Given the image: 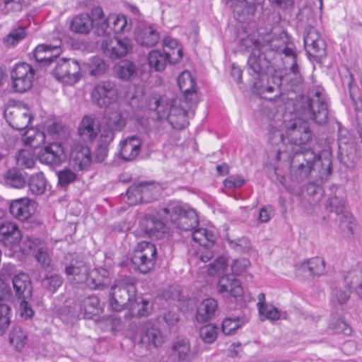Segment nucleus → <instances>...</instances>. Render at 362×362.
<instances>
[{
  "label": "nucleus",
  "mask_w": 362,
  "mask_h": 362,
  "mask_svg": "<svg viewBox=\"0 0 362 362\" xmlns=\"http://www.w3.org/2000/svg\"><path fill=\"white\" fill-rule=\"evenodd\" d=\"M296 117L274 121L271 124L269 139L274 145L281 144L276 151V160H280L282 154L287 153L284 144L290 143L298 146L306 144L311 138V131L308 124V120H313L319 124H324L328 120V106L325 90L321 87H313L308 91L307 96H302L295 104Z\"/></svg>",
  "instance_id": "nucleus-1"
},
{
  "label": "nucleus",
  "mask_w": 362,
  "mask_h": 362,
  "mask_svg": "<svg viewBox=\"0 0 362 362\" xmlns=\"http://www.w3.org/2000/svg\"><path fill=\"white\" fill-rule=\"evenodd\" d=\"M292 151L294 153L291 160L290 178L293 182L300 183L305 181L320 164L322 167L318 170L320 178L324 179L331 174L329 158L325 159V163H322L320 156L310 148L299 147L292 148Z\"/></svg>",
  "instance_id": "nucleus-2"
},
{
  "label": "nucleus",
  "mask_w": 362,
  "mask_h": 362,
  "mask_svg": "<svg viewBox=\"0 0 362 362\" xmlns=\"http://www.w3.org/2000/svg\"><path fill=\"white\" fill-rule=\"evenodd\" d=\"M243 45L247 47H253L252 54L248 58L247 66L249 74L254 80L267 78V71L270 62L261 49L260 42L247 37L242 40Z\"/></svg>",
  "instance_id": "nucleus-3"
},
{
  "label": "nucleus",
  "mask_w": 362,
  "mask_h": 362,
  "mask_svg": "<svg viewBox=\"0 0 362 362\" xmlns=\"http://www.w3.org/2000/svg\"><path fill=\"white\" fill-rule=\"evenodd\" d=\"M163 211L169 216L173 227L191 231L198 226V217L193 209H185L175 202H170L163 208Z\"/></svg>",
  "instance_id": "nucleus-4"
},
{
  "label": "nucleus",
  "mask_w": 362,
  "mask_h": 362,
  "mask_svg": "<svg viewBox=\"0 0 362 362\" xmlns=\"http://www.w3.org/2000/svg\"><path fill=\"white\" fill-rule=\"evenodd\" d=\"M167 218L169 216L163 211V209L156 213L147 214L139 221L140 229L149 238L162 239L168 231Z\"/></svg>",
  "instance_id": "nucleus-5"
},
{
  "label": "nucleus",
  "mask_w": 362,
  "mask_h": 362,
  "mask_svg": "<svg viewBox=\"0 0 362 362\" xmlns=\"http://www.w3.org/2000/svg\"><path fill=\"white\" fill-rule=\"evenodd\" d=\"M156 257V245L151 242L141 241L134 249L132 261L141 273L146 274L154 267Z\"/></svg>",
  "instance_id": "nucleus-6"
},
{
  "label": "nucleus",
  "mask_w": 362,
  "mask_h": 362,
  "mask_svg": "<svg viewBox=\"0 0 362 362\" xmlns=\"http://www.w3.org/2000/svg\"><path fill=\"white\" fill-rule=\"evenodd\" d=\"M64 272L69 281L76 284L83 283L89 271V266L83 257L78 253H68L64 258Z\"/></svg>",
  "instance_id": "nucleus-7"
},
{
  "label": "nucleus",
  "mask_w": 362,
  "mask_h": 362,
  "mask_svg": "<svg viewBox=\"0 0 362 362\" xmlns=\"http://www.w3.org/2000/svg\"><path fill=\"white\" fill-rule=\"evenodd\" d=\"M34 69L27 63L16 64L11 71L13 89L18 93H25L30 90L33 83Z\"/></svg>",
  "instance_id": "nucleus-8"
},
{
  "label": "nucleus",
  "mask_w": 362,
  "mask_h": 362,
  "mask_svg": "<svg viewBox=\"0 0 362 362\" xmlns=\"http://www.w3.org/2000/svg\"><path fill=\"white\" fill-rule=\"evenodd\" d=\"M52 70L53 76L58 81L68 84L76 83L81 78V67L78 63L71 59H57Z\"/></svg>",
  "instance_id": "nucleus-9"
},
{
  "label": "nucleus",
  "mask_w": 362,
  "mask_h": 362,
  "mask_svg": "<svg viewBox=\"0 0 362 362\" xmlns=\"http://www.w3.org/2000/svg\"><path fill=\"white\" fill-rule=\"evenodd\" d=\"M110 303L112 310L119 311L129 306L136 296V288L133 283L124 286H112Z\"/></svg>",
  "instance_id": "nucleus-10"
},
{
  "label": "nucleus",
  "mask_w": 362,
  "mask_h": 362,
  "mask_svg": "<svg viewBox=\"0 0 362 362\" xmlns=\"http://www.w3.org/2000/svg\"><path fill=\"white\" fill-rule=\"evenodd\" d=\"M101 49L111 59L121 58L132 49L131 40L127 37H105L102 40Z\"/></svg>",
  "instance_id": "nucleus-11"
},
{
  "label": "nucleus",
  "mask_w": 362,
  "mask_h": 362,
  "mask_svg": "<svg viewBox=\"0 0 362 362\" xmlns=\"http://www.w3.org/2000/svg\"><path fill=\"white\" fill-rule=\"evenodd\" d=\"M136 341L141 347L146 349L158 347L165 339L160 331L151 322L144 323L136 335Z\"/></svg>",
  "instance_id": "nucleus-12"
},
{
  "label": "nucleus",
  "mask_w": 362,
  "mask_h": 362,
  "mask_svg": "<svg viewBox=\"0 0 362 362\" xmlns=\"http://www.w3.org/2000/svg\"><path fill=\"white\" fill-rule=\"evenodd\" d=\"M4 117L9 125L16 130L25 129L33 119L30 110L25 105L8 107Z\"/></svg>",
  "instance_id": "nucleus-13"
},
{
  "label": "nucleus",
  "mask_w": 362,
  "mask_h": 362,
  "mask_svg": "<svg viewBox=\"0 0 362 362\" xmlns=\"http://www.w3.org/2000/svg\"><path fill=\"white\" fill-rule=\"evenodd\" d=\"M117 96L115 85L110 81L97 83L91 93L93 102L100 107H105L110 105L117 99Z\"/></svg>",
  "instance_id": "nucleus-14"
},
{
  "label": "nucleus",
  "mask_w": 362,
  "mask_h": 362,
  "mask_svg": "<svg viewBox=\"0 0 362 362\" xmlns=\"http://www.w3.org/2000/svg\"><path fill=\"white\" fill-rule=\"evenodd\" d=\"M327 207L339 216L338 220L340 222L341 228L344 231L347 230L350 234H353L355 226L354 218L349 212L344 211V201L343 198L336 195L330 197Z\"/></svg>",
  "instance_id": "nucleus-15"
},
{
  "label": "nucleus",
  "mask_w": 362,
  "mask_h": 362,
  "mask_svg": "<svg viewBox=\"0 0 362 362\" xmlns=\"http://www.w3.org/2000/svg\"><path fill=\"white\" fill-rule=\"evenodd\" d=\"M303 40L305 49L310 54L316 57L325 55V42L314 27L308 26L305 28Z\"/></svg>",
  "instance_id": "nucleus-16"
},
{
  "label": "nucleus",
  "mask_w": 362,
  "mask_h": 362,
  "mask_svg": "<svg viewBox=\"0 0 362 362\" xmlns=\"http://www.w3.org/2000/svg\"><path fill=\"white\" fill-rule=\"evenodd\" d=\"M279 78L275 76L269 77L262 80V78H257L254 80L253 87L257 95L260 98L268 100H273L278 98L280 95V90L277 83L274 80Z\"/></svg>",
  "instance_id": "nucleus-17"
},
{
  "label": "nucleus",
  "mask_w": 362,
  "mask_h": 362,
  "mask_svg": "<svg viewBox=\"0 0 362 362\" xmlns=\"http://www.w3.org/2000/svg\"><path fill=\"white\" fill-rule=\"evenodd\" d=\"M295 267L299 274H306L308 273V276L312 278L320 277L327 273L326 262L323 258L320 257L310 258L307 261L297 264Z\"/></svg>",
  "instance_id": "nucleus-18"
},
{
  "label": "nucleus",
  "mask_w": 362,
  "mask_h": 362,
  "mask_svg": "<svg viewBox=\"0 0 362 362\" xmlns=\"http://www.w3.org/2000/svg\"><path fill=\"white\" fill-rule=\"evenodd\" d=\"M60 53V43L55 45L42 44L36 47L33 57L39 64L49 66L56 62Z\"/></svg>",
  "instance_id": "nucleus-19"
},
{
  "label": "nucleus",
  "mask_w": 362,
  "mask_h": 362,
  "mask_svg": "<svg viewBox=\"0 0 362 362\" xmlns=\"http://www.w3.org/2000/svg\"><path fill=\"white\" fill-rule=\"evenodd\" d=\"M100 123L93 115H86L79 124L78 132L81 139L84 141H93L98 136Z\"/></svg>",
  "instance_id": "nucleus-20"
},
{
  "label": "nucleus",
  "mask_w": 362,
  "mask_h": 362,
  "mask_svg": "<svg viewBox=\"0 0 362 362\" xmlns=\"http://www.w3.org/2000/svg\"><path fill=\"white\" fill-rule=\"evenodd\" d=\"M9 211L15 218L25 221L34 214L35 202L27 198L17 199L11 202Z\"/></svg>",
  "instance_id": "nucleus-21"
},
{
  "label": "nucleus",
  "mask_w": 362,
  "mask_h": 362,
  "mask_svg": "<svg viewBox=\"0 0 362 362\" xmlns=\"http://www.w3.org/2000/svg\"><path fill=\"white\" fill-rule=\"evenodd\" d=\"M83 283L92 289L103 290L111 284V277L106 269L100 267L88 271Z\"/></svg>",
  "instance_id": "nucleus-22"
},
{
  "label": "nucleus",
  "mask_w": 362,
  "mask_h": 362,
  "mask_svg": "<svg viewBox=\"0 0 362 362\" xmlns=\"http://www.w3.org/2000/svg\"><path fill=\"white\" fill-rule=\"evenodd\" d=\"M64 158V150L62 146L57 143L45 146L39 155L40 160L47 165H59Z\"/></svg>",
  "instance_id": "nucleus-23"
},
{
  "label": "nucleus",
  "mask_w": 362,
  "mask_h": 362,
  "mask_svg": "<svg viewBox=\"0 0 362 362\" xmlns=\"http://www.w3.org/2000/svg\"><path fill=\"white\" fill-rule=\"evenodd\" d=\"M264 0H238L235 6V12L238 15L240 21L250 20L255 14L257 7L261 6Z\"/></svg>",
  "instance_id": "nucleus-24"
},
{
  "label": "nucleus",
  "mask_w": 362,
  "mask_h": 362,
  "mask_svg": "<svg viewBox=\"0 0 362 362\" xmlns=\"http://www.w3.org/2000/svg\"><path fill=\"white\" fill-rule=\"evenodd\" d=\"M217 288L219 293H227L235 298L241 296L243 293L240 281L229 275L220 277Z\"/></svg>",
  "instance_id": "nucleus-25"
},
{
  "label": "nucleus",
  "mask_w": 362,
  "mask_h": 362,
  "mask_svg": "<svg viewBox=\"0 0 362 362\" xmlns=\"http://www.w3.org/2000/svg\"><path fill=\"white\" fill-rule=\"evenodd\" d=\"M141 145V142L137 136H133L127 138L121 143V158L126 161L135 159L140 152Z\"/></svg>",
  "instance_id": "nucleus-26"
},
{
  "label": "nucleus",
  "mask_w": 362,
  "mask_h": 362,
  "mask_svg": "<svg viewBox=\"0 0 362 362\" xmlns=\"http://www.w3.org/2000/svg\"><path fill=\"white\" fill-rule=\"evenodd\" d=\"M171 356L175 362H190L192 353L189 341L186 338L177 339L172 346Z\"/></svg>",
  "instance_id": "nucleus-27"
},
{
  "label": "nucleus",
  "mask_w": 362,
  "mask_h": 362,
  "mask_svg": "<svg viewBox=\"0 0 362 362\" xmlns=\"http://www.w3.org/2000/svg\"><path fill=\"white\" fill-rule=\"evenodd\" d=\"M177 83L180 90L183 93L186 101H192L196 96L195 81L190 72L182 71L177 78Z\"/></svg>",
  "instance_id": "nucleus-28"
},
{
  "label": "nucleus",
  "mask_w": 362,
  "mask_h": 362,
  "mask_svg": "<svg viewBox=\"0 0 362 362\" xmlns=\"http://www.w3.org/2000/svg\"><path fill=\"white\" fill-rule=\"evenodd\" d=\"M70 156L74 164L80 170H84L88 168L92 160L90 148L83 145H78L74 147L71 152Z\"/></svg>",
  "instance_id": "nucleus-29"
},
{
  "label": "nucleus",
  "mask_w": 362,
  "mask_h": 362,
  "mask_svg": "<svg viewBox=\"0 0 362 362\" xmlns=\"http://www.w3.org/2000/svg\"><path fill=\"white\" fill-rule=\"evenodd\" d=\"M93 27V19L88 13L75 16L71 22L70 28L76 33L87 34Z\"/></svg>",
  "instance_id": "nucleus-30"
},
{
  "label": "nucleus",
  "mask_w": 362,
  "mask_h": 362,
  "mask_svg": "<svg viewBox=\"0 0 362 362\" xmlns=\"http://www.w3.org/2000/svg\"><path fill=\"white\" fill-rule=\"evenodd\" d=\"M0 235L12 245L20 243L22 235L18 226L13 222H4L0 226Z\"/></svg>",
  "instance_id": "nucleus-31"
},
{
  "label": "nucleus",
  "mask_w": 362,
  "mask_h": 362,
  "mask_svg": "<svg viewBox=\"0 0 362 362\" xmlns=\"http://www.w3.org/2000/svg\"><path fill=\"white\" fill-rule=\"evenodd\" d=\"M217 306L216 301L213 298L204 300L197 308V321L204 322L209 320L214 316Z\"/></svg>",
  "instance_id": "nucleus-32"
},
{
  "label": "nucleus",
  "mask_w": 362,
  "mask_h": 362,
  "mask_svg": "<svg viewBox=\"0 0 362 362\" xmlns=\"http://www.w3.org/2000/svg\"><path fill=\"white\" fill-rule=\"evenodd\" d=\"M192 238L195 243L206 247L213 245L216 240L214 232L205 228H195L192 230Z\"/></svg>",
  "instance_id": "nucleus-33"
},
{
  "label": "nucleus",
  "mask_w": 362,
  "mask_h": 362,
  "mask_svg": "<svg viewBox=\"0 0 362 362\" xmlns=\"http://www.w3.org/2000/svg\"><path fill=\"white\" fill-rule=\"evenodd\" d=\"M159 34L152 27L141 29L136 35V42L142 46H155L159 41Z\"/></svg>",
  "instance_id": "nucleus-34"
},
{
  "label": "nucleus",
  "mask_w": 362,
  "mask_h": 362,
  "mask_svg": "<svg viewBox=\"0 0 362 362\" xmlns=\"http://www.w3.org/2000/svg\"><path fill=\"white\" fill-rule=\"evenodd\" d=\"M168 120L176 129H183L188 124L186 110L175 105H170Z\"/></svg>",
  "instance_id": "nucleus-35"
},
{
  "label": "nucleus",
  "mask_w": 362,
  "mask_h": 362,
  "mask_svg": "<svg viewBox=\"0 0 362 362\" xmlns=\"http://www.w3.org/2000/svg\"><path fill=\"white\" fill-rule=\"evenodd\" d=\"M163 52L168 54L169 64H177L180 62L182 58V49L177 42L171 38H165L163 42Z\"/></svg>",
  "instance_id": "nucleus-36"
},
{
  "label": "nucleus",
  "mask_w": 362,
  "mask_h": 362,
  "mask_svg": "<svg viewBox=\"0 0 362 362\" xmlns=\"http://www.w3.org/2000/svg\"><path fill=\"white\" fill-rule=\"evenodd\" d=\"M168 54L167 53H164L163 50L154 49L151 51L148 56L149 66L156 71H163L169 64Z\"/></svg>",
  "instance_id": "nucleus-37"
},
{
  "label": "nucleus",
  "mask_w": 362,
  "mask_h": 362,
  "mask_svg": "<svg viewBox=\"0 0 362 362\" xmlns=\"http://www.w3.org/2000/svg\"><path fill=\"white\" fill-rule=\"evenodd\" d=\"M148 302L141 297H135L128 306L129 312L125 314L126 318L146 316L148 313Z\"/></svg>",
  "instance_id": "nucleus-38"
},
{
  "label": "nucleus",
  "mask_w": 362,
  "mask_h": 362,
  "mask_svg": "<svg viewBox=\"0 0 362 362\" xmlns=\"http://www.w3.org/2000/svg\"><path fill=\"white\" fill-rule=\"evenodd\" d=\"M14 291L19 298H25V295H30V281L29 276L21 273L16 275L13 279Z\"/></svg>",
  "instance_id": "nucleus-39"
},
{
  "label": "nucleus",
  "mask_w": 362,
  "mask_h": 362,
  "mask_svg": "<svg viewBox=\"0 0 362 362\" xmlns=\"http://www.w3.org/2000/svg\"><path fill=\"white\" fill-rule=\"evenodd\" d=\"M5 183L11 187L20 189L25 186V179L17 168L8 170L4 175Z\"/></svg>",
  "instance_id": "nucleus-40"
},
{
  "label": "nucleus",
  "mask_w": 362,
  "mask_h": 362,
  "mask_svg": "<svg viewBox=\"0 0 362 362\" xmlns=\"http://www.w3.org/2000/svg\"><path fill=\"white\" fill-rule=\"evenodd\" d=\"M82 308L87 317L100 314L103 311V306L96 296H89L82 302Z\"/></svg>",
  "instance_id": "nucleus-41"
},
{
  "label": "nucleus",
  "mask_w": 362,
  "mask_h": 362,
  "mask_svg": "<svg viewBox=\"0 0 362 362\" xmlns=\"http://www.w3.org/2000/svg\"><path fill=\"white\" fill-rule=\"evenodd\" d=\"M47 181L42 172L32 175L28 180L29 189L35 195L42 194L46 189Z\"/></svg>",
  "instance_id": "nucleus-42"
},
{
  "label": "nucleus",
  "mask_w": 362,
  "mask_h": 362,
  "mask_svg": "<svg viewBox=\"0 0 362 362\" xmlns=\"http://www.w3.org/2000/svg\"><path fill=\"white\" fill-rule=\"evenodd\" d=\"M23 141L26 145L37 148L45 142V135L43 132L36 129H29L23 135Z\"/></svg>",
  "instance_id": "nucleus-43"
},
{
  "label": "nucleus",
  "mask_w": 362,
  "mask_h": 362,
  "mask_svg": "<svg viewBox=\"0 0 362 362\" xmlns=\"http://www.w3.org/2000/svg\"><path fill=\"white\" fill-rule=\"evenodd\" d=\"M172 102H168L164 98H153L149 104V108L156 111L158 119L168 118L170 114V105H173Z\"/></svg>",
  "instance_id": "nucleus-44"
},
{
  "label": "nucleus",
  "mask_w": 362,
  "mask_h": 362,
  "mask_svg": "<svg viewBox=\"0 0 362 362\" xmlns=\"http://www.w3.org/2000/svg\"><path fill=\"white\" fill-rule=\"evenodd\" d=\"M344 281L349 289L356 291V288L362 286V272L354 269L346 272L344 276Z\"/></svg>",
  "instance_id": "nucleus-45"
},
{
  "label": "nucleus",
  "mask_w": 362,
  "mask_h": 362,
  "mask_svg": "<svg viewBox=\"0 0 362 362\" xmlns=\"http://www.w3.org/2000/svg\"><path fill=\"white\" fill-rule=\"evenodd\" d=\"M27 341L26 333L20 327H15L9 334V342L17 350H21Z\"/></svg>",
  "instance_id": "nucleus-46"
},
{
  "label": "nucleus",
  "mask_w": 362,
  "mask_h": 362,
  "mask_svg": "<svg viewBox=\"0 0 362 362\" xmlns=\"http://www.w3.org/2000/svg\"><path fill=\"white\" fill-rule=\"evenodd\" d=\"M116 71L119 78L130 80L136 74V67L129 61H122L116 67Z\"/></svg>",
  "instance_id": "nucleus-47"
},
{
  "label": "nucleus",
  "mask_w": 362,
  "mask_h": 362,
  "mask_svg": "<svg viewBox=\"0 0 362 362\" xmlns=\"http://www.w3.org/2000/svg\"><path fill=\"white\" fill-rule=\"evenodd\" d=\"M27 35L24 26H18L12 29L10 33L4 38V43L7 47H12L17 45L24 39Z\"/></svg>",
  "instance_id": "nucleus-48"
},
{
  "label": "nucleus",
  "mask_w": 362,
  "mask_h": 362,
  "mask_svg": "<svg viewBox=\"0 0 362 362\" xmlns=\"http://www.w3.org/2000/svg\"><path fill=\"white\" fill-rule=\"evenodd\" d=\"M109 22L111 24V30H113L115 33H124L130 28L124 15H110Z\"/></svg>",
  "instance_id": "nucleus-49"
},
{
  "label": "nucleus",
  "mask_w": 362,
  "mask_h": 362,
  "mask_svg": "<svg viewBox=\"0 0 362 362\" xmlns=\"http://www.w3.org/2000/svg\"><path fill=\"white\" fill-rule=\"evenodd\" d=\"M23 3V0H0V13L6 15L20 12L22 11Z\"/></svg>",
  "instance_id": "nucleus-50"
},
{
  "label": "nucleus",
  "mask_w": 362,
  "mask_h": 362,
  "mask_svg": "<svg viewBox=\"0 0 362 362\" xmlns=\"http://www.w3.org/2000/svg\"><path fill=\"white\" fill-rule=\"evenodd\" d=\"M44 244L40 239L30 236H26L22 241L21 245V252L26 255L33 252L34 253L41 247Z\"/></svg>",
  "instance_id": "nucleus-51"
},
{
  "label": "nucleus",
  "mask_w": 362,
  "mask_h": 362,
  "mask_svg": "<svg viewBox=\"0 0 362 362\" xmlns=\"http://www.w3.org/2000/svg\"><path fill=\"white\" fill-rule=\"evenodd\" d=\"M226 240L230 247L238 252H247L251 249L250 241L245 237L233 239L227 235Z\"/></svg>",
  "instance_id": "nucleus-52"
},
{
  "label": "nucleus",
  "mask_w": 362,
  "mask_h": 362,
  "mask_svg": "<svg viewBox=\"0 0 362 362\" xmlns=\"http://www.w3.org/2000/svg\"><path fill=\"white\" fill-rule=\"evenodd\" d=\"M286 37V34L281 33L279 36L274 37L270 38L269 36H267L264 39V42L267 43L261 47L262 51H267V49H271L279 52L281 48L284 46L286 41L284 40V37Z\"/></svg>",
  "instance_id": "nucleus-53"
},
{
  "label": "nucleus",
  "mask_w": 362,
  "mask_h": 362,
  "mask_svg": "<svg viewBox=\"0 0 362 362\" xmlns=\"http://www.w3.org/2000/svg\"><path fill=\"white\" fill-rule=\"evenodd\" d=\"M105 125L116 132H119L125 127L126 122L119 112H114L107 115Z\"/></svg>",
  "instance_id": "nucleus-54"
},
{
  "label": "nucleus",
  "mask_w": 362,
  "mask_h": 362,
  "mask_svg": "<svg viewBox=\"0 0 362 362\" xmlns=\"http://www.w3.org/2000/svg\"><path fill=\"white\" fill-rule=\"evenodd\" d=\"M62 283L63 279L58 274L47 275L41 281L42 286L52 293H54Z\"/></svg>",
  "instance_id": "nucleus-55"
},
{
  "label": "nucleus",
  "mask_w": 362,
  "mask_h": 362,
  "mask_svg": "<svg viewBox=\"0 0 362 362\" xmlns=\"http://www.w3.org/2000/svg\"><path fill=\"white\" fill-rule=\"evenodd\" d=\"M217 327L213 324L206 325L200 328L199 335L201 339L208 344H212L217 337Z\"/></svg>",
  "instance_id": "nucleus-56"
},
{
  "label": "nucleus",
  "mask_w": 362,
  "mask_h": 362,
  "mask_svg": "<svg viewBox=\"0 0 362 362\" xmlns=\"http://www.w3.org/2000/svg\"><path fill=\"white\" fill-rule=\"evenodd\" d=\"M258 310L262 320H264L265 319L276 320L280 317L279 310L270 304L260 305Z\"/></svg>",
  "instance_id": "nucleus-57"
},
{
  "label": "nucleus",
  "mask_w": 362,
  "mask_h": 362,
  "mask_svg": "<svg viewBox=\"0 0 362 362\" xmlns=\"http://www.w3.org/2000/svg\"><path fill=\"white\" fill-rule=\"evenodd\" d=\"M34 256L42 268L47 269L50 267L52 258L48 248L45 245L38 248Z\"/></svg>",
  "instance_id": "nucleus-58"
},
{
  "label": "nucleus",
  "mask_w": 362,
  "mask_h": 362,
  "mask_svg": "<svg viewBox=\"0 0 362 362\" xmlns=\"http://www.w3.org/2000/svg\"><path fill=\"white\" fill-rule=\"evenodd\" d=\"M329 327L337 334H344L345 335H349L351 332V328L341 317L335 319L333 317L329 323Z\"/></svg>",
  "instance_id": "nucleus-59"
},
{
  "label": "nucleus",
  "mask_w": 362,
  "mask_h": 362,
  "mask_svg": "<svg viewBox=\"0 0 362 362\" xmlns=\"http://www.w3.org/2000/svg\"><path fill=\"white\" fill-rule=\"evenodd\" d=\"M228 262L224 257H218L213 263L209 264L208 274L211 276L221 274L226 269Z\"/></svg>",
  "instance_id": "nucleus-60"
},
{
  "label": "nucleus",
  "mask_w": 362,
  "mask_h": 362,
  "mask_svg": "<svg viewBox=\"0 0 362 362\" xmlns=\"http://www.w3.org/2000/svg\"><path fill=\"white\" fill-rule=\"evenodd\" d=\"M132 192H140L141 195L149 199V202L153 199V185L147 182H141L130 187V193Z\"/></svg>",
  "instance_id": "nucleus-61"
},
{
  "label": "nucleus",
  "mask_w": 362,
  "mask_h": 362,
  "mask_svg": "<svg viewBox=\"0 0 362 362\" xmlns=\"http://www.w3.org/2000/svg\"><path fill=\"white\" fill-rule=\"evenodd\" d=\"M107 65L103 59L94 57L90 63V73L93 76H98L105 72Z\"/></svg>",
  "instance_id": "nucleus-62"
},
{
  "label": "nucleus",
  "mask_w": 362,
  "mask_h": 362,
  "mask_svg": "<svg viewBox=\"0 0 362 362\" xmlns=\"http://www.w3.org/2000/svg\"><path fill=\"white\" fill-rule=\"evenodd\" d=\"M240 325L238 317H227L222 322V331L225 334H232Z\"/></svg>",
  "instance_id": "nucleus-63"
},
{
  "label": "nucleus",
  "mask_w": 362,
  "mask_h": 362,
  "mask_svg": "<svg viewBox=\"0 0 362 362\" xmlns=\"http://www.w3.org/2000/svg\"><path fill=\"white\" fill-rule=\"evenodd\" d=\"M349 295L339 288H334L332 292L331 303L334 306L341 305L347 302Z\"/></svg>",
  "instance_id": "nucleus-64"
}]
</instances>
